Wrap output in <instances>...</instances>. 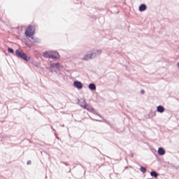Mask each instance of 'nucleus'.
<instances>
[{"instance_id":"obj_1","label":"nucleus","mask_w":179,"mask_h":179,"mask_svg":"<svg viewBox=\"0 0 179 179\" xmlns=\"http://www.w3.org/2000/svg\"><path fill=\"white\" fill-rule=\"evenodd\" d=\"M103 52L101 50H92L90 51V53L85 55L83 57V61H90V59H94V58H97L99 55Z\"/></svg>"},{"instance_id":"obj_2","label":"nucleus","mask_w":179,"mask_h":179,"mask_svg":"<svg viewBox=\"0 0 179 179\" xmlns=\"http://www.w3.org/2000/svg\"><path fill=\"white\" fill-rule=\"evenodd\" d=\"M15 55L18 58L23 59V61H26V62L30 61V57H28L27 55H26V53L20 52L19 50H15Z\"/></svg>"},{"instance_id":"obj_3","label":"nucleus","mask_w":179,"mask_h":179,"mask_svg":"<svg viewBox=\"0 0 179 179\" xmlns=\"http://www.w3.org/2000/svg\"><path fill=\"white\" fill-rule=\"evenodd\" d=\"M25 36L27 37L34 36V27L29 25L25 30Z\"/></svg>"},{"instance_id":"obj_4","label":"nucleus","mask_w":179,"mask_h":179,"mask_svg":"<svg viewBox=\"0 0 179 179\" xmlns=\"http://www.w3.org/2000/svg\"><path fill=\"white\" fill-rule=\"evenodd\" d=\"M50 68L52 72H57L62 69V66L59 63H53L51 64Z\"/></svg>"},{"instance_id":"obj_5","label":"nucleus","mask_w":179,"mask_h":179,"mask_svg":"<svg viewBox=\"0 0 179 179\" xmlns=\"http://www.w3.org/2000/svg\"><path fill=\"white\" fill-rule=\"evenodd\" d=\"M58 58H59L58 52L50 51V59H58Z\"/></svg>"},{"instance_id":"obj_6","label":"nucleus","mask_w":179,"mask_h":179,"mask_svg":"<svg viewBox=\"0 0 179 179\" xmlns=\"http://www.w3.org/2000/svg\"><path fill=\"white\" fill-rule=\"evenodd\" d=\"M80 106L84 108L85 110H88V111H91L92 113H93V114H95V115H98L99 117H101V115H100V114L99 113H96L95 111H94V109L93 108H87V106L86 105H80Z\"/></svg>"},{"instance_id":"obj_7","label":"nucleus","mask_w":179,"mask_h":179,"mask_svg":"<svg viewBox=\"0 0 179 179\" xmlns=\"http://www.w3.org/2000/svg\"><path fill=\"white\" fill-rule=\"evenodd\" d=\"M73 86L78 90L83 89V84H82L80 81L76 80L73 82Z\"/></svg>"},{"instance_id":"obj_8","label":"nucleus","mask_w":179,"mask_h":179,"mask_svg":"<svg viewBox=\"0 0 179 179\" xmlns=\"http://www.w3.org/2000/svg\"><path fill=\"white\" fill-rule=\"evenodd\" d=\"M146 9H148V6H146V4L143 3L139 6L138 10L140 12H145Z\"/></svg>"},{"instance_id":"obj_9","label":"nucleus","mask_w":179,"mask_h":179,"mask_svg":"<svg viewBox=\"0 0 179 179\" xmlns=\"http://www.w3.org/2000/svg\"><path fill=\"white\" fill-rule=\"evenodd\" d=\"M158 155L159 156H164V155H166V150H164V148L160 147L158 149Z\"/></svg>"},{"instance_id":"obj_10","label":"nucleus","mask_w":179,"mask_h":179,"mask_svg":"<svg viewBox=\"0 0 179 179\" xmlns=\"http://www.w3.org/2000/svg\"><path fill=\"white\" fill-rule=\"evenodd\" d=\"M157 113H160V114H163V113L166 111V109L163 107V106H158L157 107Z\"/></svg>"},{"instance_id":"obj_11","label":"nucleus","mask_w":179,"mask_h":179,"mask_svg":"<svg viewBox=\"0 0 179 179\" xmlns=\"http://www.w3.org/2000/svg\"><path fill=\"white\" fill-rule=\"evenodd\" d=\"M88 89H90V90H92V92H94V90H96V84L90 83L88 85Z\"/></svg>"},{"instance_id":"obj_12","label":"nucleus","mask_w":179,"mask_h":179,"mask_svg":"<svg viewBox=\"0 0 179 179\" xmlns=\"http://www.w3.org/2000/svg\"><path fill=\"white\" fill-rule=\"evenodd\" d=\"M43 57H44V58L51 59V50L46 51V52H43Z\"/></svg>"},{"instance_id":"obj_13","label":"nucleus","mask_w":179,"mask_h":179,"mask_svg":"<svg viewBox=\"0 0 179 179\" xmlns=\"http://www.w3.org/2000/svg\"><path fill=\"white\" fill-rule=\"evenodd\" d=\"M151 177H154V178H157L159 177V173L157 172L152 171L150 172Z\"/></svg>"},{"instance_id":"obj_14","label":"nucleus","mask_w":179,"mask_h":179,"mask_svg":"<svg viewBox=\"0 0 179 179\" xmlns=\"http://www.w3.org/2000/svg\"><path fill=\"white\" fill-rule=\"evenodd\" d=\"M140 171H141V173H146V168L144 166H141Z\"/></svg>"},{"instance_id":"obj_15","label":"nucleus","mask_w":179,"mask_h":179,"mask_svg":"<svg viewBox=\"0 0 179 179\" xmlns=\"http://www.w3.org/2000/svg\"><path fill=\"white\" fill-rule=\"evenodd\" d=\"M8 52H10V54H13L14 50L12 49V48H8Z\"/></svg>"},{"instance_id":"obj_16","label":"nucleus","mask_w":179,"mask_h":179,"mask_svg":"<svg viewBox=\"0 0 179 179\" xmlns=\"http://www.w3.org/2000/svg\"><path fill=\"white\" fill-rule=\"evenodd\" d=\"M141 94H145V90H141Z\"/></svg>"},{"instance_id":"obj_17","label":"nucleus","mask_w":179,"mask_h":179,"mask_svg":"<svg viewBox=\"0 0 179 179\" xmlns=\"http://www.w3.org/2000/svg\"><path fill=\"white\" fill-rule=\"evenodd\" d=\"M31 164V162H30V161H28L27 162V164Z\"/></svg>"},{"instance_id":"obj_18","label":"nucleus","mask_w":179,"mask_h":179,"mask_svg":"<svg viewBox=\"0 0 179 179\" xmlns=\"http://www.w3.org/2000/svg\"><path fill=\"white\" fill-rule=\"evenodd\" d=\"M176 66H177V67L178 68V69H179V62L177 63Z\"/></svg>"},{"instance_id":"obj_19","label":"nucleus","mask_w":179,"mask_h":179,"mask_svg":"<svg viewBox=\"0 0 179 179\" xmlns=\"http://www.w3.org/2000/svg\"><path fill=\"white\" fill-rule=\"evenodd\" d=\"M62 127H65V125L63 124V125H62Z\"/></svg>"},{"instance_id":"obj_20","label":"nucleus","mask_w":179,"mask_h":179,"mask_svg":"<svg viewBox=\"0 0 179 179\" xmlns=\"http://www.w3.org/2000/svg\"><path fill=\"white\" fill-rule=\"evenodd\" d=\"M95 121H99L98 120H95Z\"/></svg>"},{"instance_id":"obj_21","label":"nucleus","mask_w":179,"mask_h":179,"mask_svg":"<svg viewBox=\"0 0 179 179\" xmlns=\"http://www.w3.org/2000/svg\"><path fill=\"white\" fill-rule=\"evenodd\" d=\"M66 166H68V164H65Z\"/></svg>"}]
</instances>
